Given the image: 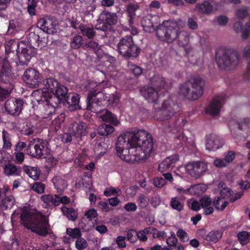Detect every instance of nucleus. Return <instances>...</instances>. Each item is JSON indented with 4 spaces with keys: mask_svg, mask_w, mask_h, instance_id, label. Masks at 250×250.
<instances>
[{
    "mask_svg": "<svg viewBox=\"0 0 250 250\" xmlns=\"http://www.w3.org/2000/svg\"><path fill=\"white\" fill-rule=\"evenodd\" d=\"M23 79L26 83L32 88H37L42 84V77L34 69H29L25 71Z\"/></svg>",
    "mask_w": 250,
    "mask_h": 250,
    "instance_id": "nucleus-11",
    "label": "nucleus"
},
{
    "mask_svg": "<svg viewBox=\"0 0 250 250\" xmlns=\"http://www.w3.org/2000/svg\"><path fill=\"white\" fill-rule=\"evenodd\" d=\"M52 181L58 193L62 194L67 186L66 182L59 176H55Z\"/></svg>",
    "mask_w": 250,
    "mask_h": 250,
    "instance_id": "nucleus-29",
    "label": "nucleus"
},
{
    "mask_svg": "<svg viewBox=\"0 0 250 250\" xmlns=\"http://www.w3.org/2000/svg\"><path fill=\"white\" fill-rule=\"evenodd\" d=\"M170 206L172 208L179 211L183 209V204L180 202L177 197H173L171 199Z\"/></svg>",
    "mask_w": 250,
    "mask_h": 250,
    "instance_id": "nucleus-51",
    "label": "nucleus"
},
{
    "mask_svg": "<svg viewBox=\"0 0 250 250\" xmlns=\"http://www.w3.org/2000/svg\"><path fill=\"white\" fill-rule=\"evenodd\" d=\"M224 100V97L222 95L214 98L208 106L206 108V112L211 115H218L223 104Z\"/></svg>",
    "mask_w": 250,
    "mask_h": 250,
    "instance_id": "nucleus-15",
    "label": "nucleus"
},
{
    "mask_svg": "<svg viewBox=\"0 0 250 250\" xmlns=\"http://www.w3.org/2000/svg\"><path fill=\"white\" fill-rule=\"evenodd\" d=\"M192 90V96L190 98L198 99L203 94L205 81L200 77L193 78L188 81Z\"/></svg>",
    "mask_w": 250,
    "mask_h": 250,
    "instance_id": "nucleus-12",
    "label": "nucleus"
},
{
    "mask_svg": "<svg viewBox=\"0 0 250 250\" xmlns=\"http://www.w3.org/2000/svg\"><path fill=\"white\" fill-rule=\"evenodd\" d=\"M201 207L204 209V214L209 215L213 213L214 209L212 205V199L208 196H204L200 200Z\"/></svg>",
    "mask_w": 250,
    "mask_h": 250,
    "instance_id": "nucleus-25",
    "label": "nucleus"
},
{
    "mask_svg": "<svg viewBox=\"0 0 250 250\" xmlns=\"http://www.w3.org/2000/svg\"><path fill=\"white\" fill-rule=\"evenodd\" d=\"M2 139L3 141V148L10 149L12 146L11 135L4 129L2 131Z\"/></svg>",
    "mask_w": 250,
    "mask_h": 250,
    "instance_id": "nucleus-41",
    "label": "nucleus"
},
{
    "mask_svg": "<svg viewBox=\"0 0 250 250\" xmlns=\"http://www.w3.org/2000/svg\"><path fill=\"white\" fill-rule=\"evenodd\" d=\"M138 203L140 206L142 208H146L148 205V201L146 200V197L143 194H141L138 198L137 199Z\"/></svg>",
    "mask_w": 250,
    "mask_h": 250,
    "instance_id": "nucleus-62",
    "label": "nucleus"
},
{
    "mask_svg": "<svg viewBox=\"0 0 250 250\" xmlns=\"http://www.w3.org/2000/svg\"><path fill=\"white\" fill-rule=\"evenodd\" d=\"M64 101H65L69 105V108L70 110L81 108L79 105L80 96L77 93L69 94Z\"/></svg>",
    "mask_w": 250,
    "mask_h": 250,
    "instance_id": "nucleus-21",
    "label": "nucleus"
},
{
    "mask_svg": "<svg viewBox=\"0 0 250 250\" xmlns=\"http://www.w3.org/2000/svg\"><path fill=\"white\" fill-rule=\"evenodd\" d=\"M177 235L183 242H187L189 239L188 233L182 229H178Z\"/></svg>",
    "mask_w": 250,
    "mask_h": 250,
    "instance_id": "nucleus-61",
    "label": "nucleus"
},
{
    "mask_svg": "<svg viewBox=\"0 0 250 250\" xmlns=\"http://www.w3.org/2000/svg\"><path fill=\"white\" fill-rule=\"evenodd\" d=\"M214 164L218 167H225L229 165L224 158L215 159L214 161Z\"/></svg>",
    "mask_w": 250,
    "mask_h": 250,
    "instance_id": "nucleus-64",
    "label": "nucleus"
},
{
    "mask_svg": "<svg viewBox=\"0 0 250 250\" xmlns=\"http://www.w3.org/2000/svg\"><path fill=\"white\" fill-rule=\"evenodd\" d=\"M154 146L152 138L146 130L134 129L120 135L116 143L117 155L128 163H141L150 155Z\"/></svg>",
    "mask_w": 250,
    "mask_h": 250,
    "instance_id": "nucleus-1",
    "label": "nucleus"
},
{
    "mask_svg": "<svg viewBox=\"0 0 250 250\" xmlns=\"http://www.w3.org/2000/svg\"><path fill=\"white\" fill-rule=\"evenodd\" d=\"M38 26L43 32L53 34L57 32L58 22L55 18L51 16H45L40 19L37 23Z\"/></svg>",
    "mask_w": 250,
    "mask_h": 250,
    "instance_id": "nucleus-10",
    "label": "nucleus"
},
{
    "mask_svg": "<svg viewBox=\"0 0 250 250\" xmlns=\"http://www.w3.org/2000/svg\"><path fill=\"white\" fill-rule=\"evenodd\" d=\"M55 108H56L51 105L45 102L43 109V112L44 116H49L54 113L55 111Z\"/></svg>",
    "mask_w": 250,
    "mask_h": 250,
    "instance_id": "nucleus-56",
    "label": "nucleus"
},
{
    "mask_svg": "<svg viewBox=\"0 0 250 250\" xmlns=\"http://www.w3.org/2000/svg\"><path fill=\"white\" fill-rule=\"evenodd\" d=\"M179 110V105L171 98H168L162 104L161 108L156 109L154 117L157 120H167L174 116Z\"/></svg>",
    "mask_w": 250,
    "mask_h": 250,
    "instance_id": "nucleus-6",
    "label": "nucleus"
},
{
    "mask_svg": "<svg viewBox=\"0 0 250 250\" xmlns=\"http://www.w3.org/2000/svg\"><path fill=\"white\" fill-rule=\"evenodd\" d=\"M100 118L103 121L111 123L115 125L119 124L117 117L111 112L106 110L105 112L100 116Z\"/></svg>",
    "mask_w": 250,
    "mask_h": 250,
    "instance_id": "nucleus-34",
    "label": "nucleus"
},
{
    "mask_svg": "<svg viewBox=\"0 0 250 250\" xmlns=\"http://www.w3.org/2000/svg\"><path fill=\"white\" fill-rule=\"evenodd\" d=\"M23 102L21 100L8 99L5 103V109L9 114L18 115L21 112Z\"/></svg>",
    "mask_w": 250,
    "mask_h": 250,
    "instance_id": "nucleus-14",
    "label": "nucleus"
},
{
    "mask_svg": "<svg viewBox=\"0 0 250 250\" xmlns=\"http://www.w3.org/2000/svg\"><path fill=\"white\" fill-rule=\"evenodd\" d=\"M79 29L83 35L87 37L89 39H93L96 35L94 28L87 25L84 24L80 25Z\"/></svg>",
    "mask_w": 250,
    "mask_h": 250,
    "instance_id": "nucleus-36",
    "label": "nucleus"
},
{
    "mask_svg": "<svg viewBox=\"0 0 250 250\" xmlns=\"http://www.w3.org/2000/svg\"><path fill=\"white\" fill-rule=\"evenodd\" d=\"M88 246V243L86 240L81 237L77 239L75 242L76 248L78 250H83L85 249Z\"/></svg>",
    "mask_w": 250,
    "mask_h": 250,
    "instance_id": "nucleus-53",
    "label": "nucleus"
},
{
    "mask_svg": "<svg viewBox=\"0 0 250 250\" xmlns=\"http://www.w3.org/2000/svg\"><path fill=\"white\" fill-rule=\"evenodd\" d=\"M45 96H48V97L45 100V103L51 105L55 108L57 107L58 104H60L61 102L64 101L59 96H57L54 93H52L51 95L48 93H45Z\"/></svg>",
    "mask_w": 250,
    "mask_h": 250,
    "instance_id": "nucleus-33",
    "label": "nucleus"
},
{
    "mask_svg": "<svg viewBox=\"0 0 250 250\" xmlns=\"http://www.w3.org/2000/svg\"><path fill=\"white\" fill-rule=\"evenodd\" d=\"M152 83L154 86L158 89H166L167 84L165 78L159 75L155 76L152 78Z\"/></svg>",
    "mask_w": 250,
    "mask_h": 250,
    "instance_id": "nucleus-30",
    "label": "nucleus"
},
{
    "mask_svg": "<svg viewBox=\"0 0 250 250\" xmlns=\"http://www.w3.org/2000/svg\"><path fill=\"white\" fill-rule=\"evenodd\" d=\"M222 232L219 230H213L210 231L206 236V239L207 241L214 243L218 242L222 237Z\"/></svg>",
    "mask_w": 250,
    "mask_h": 250,
    "instance_id": "nucleus-42",
    "label": "nucleus"
},
{
    "mask_svg": "<svg viewBox=\"0 0 250 250\" xmlns=\"http://www.w3.org/2000/svg\"><path fill=\"white\" fill-rule=\"evenodd\" d=\"M35 53L36 51L34 47L26 46L22 47L21 52L20 53L18 52L17 54L19 60H21V61L23 62L24 61L29 62Z\"/></svg>",
    "mask_w": 250,
    "mask_h": 250,
    "instance_id": "nucleus-24",
    "label": "nucleus"
},
{
    "mask_svg": "<svg viewBox=\"0 0 250 250\" xmlns=\"http://www.w3.org/2000/svg\"><path fill=\"white\" fill-rule=\"evenodd\" d=\"M153 183L156 187L162 188L166 184V181L162 177H158L154 178Z\"/></svg>",
    "mask_w": 250,
    "mask_h": 250,
    "instance_id": "nucleus-60",
    "label": "nucleus"
},
{
    "mask_svg": "<svg viewBox=\"0 0 250 250\" xmlns=\"http://www.w3.org/2000/svg\"><path fill=\"white\" fill-rule=\"evenodd\" d=\"M15 200L12 196H6L5 198L1 201L0 206L5 209L11 208L14 203Z\"/></svg>",
    "mask_w": 250,
    "mask_h": 250,
    "instance_id": "nucleus-45",
    "label": "nucleus"
},
{
    "mask_svg": "<svg viewBox=\"0 0 250 250\" xmlns=\"http://www.w3.org/2000/svg\"><path fill=\"white\" fill-rule=\"evenodd\" d=\"M5 48L6 53H10L16 51L17 54H18L19 43L15 40H10L7 42L5 44Z\"/></svg>",
    "mask_w": 250,
    "mask_h": 250,
    "instance_id": "nucleus-43",
    "label": "nucleus"
},
{
    "mask_svg": "<svg viewBox=\"0 0 250 250\" xmlns=\"http://www.w3.org/2000/svg\"><path fill=\"white\" fill-rule=\"evenodd\" d=\"M214 0H205L201 3H197L194 10L202 14L210 15L213 11Z\"/></svg>",
    "mask_w": 250,
    "mask_h": 250,
    "instance_id": "nucleus-16",
    "label": "nucleus"
},
{
    "mask_svg": "<svg viewBox=\"0 0 250 250\" xmlns=\"http://www.w3.org/2000/svg\"><path fill=\"white\" fill-rule=\"evenodd\" d=\"M31 188L38 193H42L44 192L45 185L41 182H36L32 185Z\"/></svg>",
    "mask_w": 250,
    "mask_h": 250,
    "instance_id": "nucleus-55",
    "label": "nucleus"
},
{
    "mask_svg": "<svg viewBox=\"0 0 250 250\" xmlns=\"http://www.w3.org/2000/svg\"><path fill=\"white\" fill-rule=\"evenodd\" d=\"M229 202L228 201H224L222 198L218 197L213 201V205L217 210H223L228 206Z\"/></svg>",
    "mask_w": 250,
    "mask_h": 250,
    "instance_id": "nucleus-48",
    "label": "nucleus"
},
{
    "mask_svg": "<svg viewBox=\"0 0 250 250\" xmlns=\"http://www.w3.org/2000/svg\"><path fill=\"white\" fill-rule=\"evenodd\" d=\"M87 125L83 122H75L71 124L69 132L73 137L80 139L82 137L85 136L87 133Z\"/></svg>",
    "mask_w": 250,
    "mask_h": 250,
    "instance_id": "nucleus-13",
    "label": "nucleus"
},
{
    "mask_svg": "<svg viewBox=\"0 0 250 250\" xmlns=\"http://www.w3.org/2000/svg\"><path fill=\"white\" fill-rule=\"evenodd\" d=\"M41 199L48 206H59L58 194H44L41 196Z\"/></svg>",
    "mask_w": 250,
    "mask_h": 250,
    "instance_id": "nucleus-27",
    "label": "nucleus"
},
{
    "mask_svg": "<svg viewBox=\"0 0 250 250\" xmlns=\"http://www.w3.org/2000/svg\"><path fill=\"white\" fill-rule=\"evenodd\" d=\"M216 61L220 68L230 69L238 64L239 58L235 51L220 49L216 53Z\"/></svg>",
    "mask_w": 250,
    "mask_h": 250,
    "instance_id": "nucleus-4",
    "label": "nucleus"
},
{
    "mask_svg": "<svg viewBox=\"0 0 250 250\" xmlns=\"http://www.w3.org/2000/svg\"><path fill=\"white\" fill-rule=\"evenodd\" d=\"M43 84L45 88L51 93H54V90L58 86V82L53 78H48L43 81Z\"/></svg>",
    "mask_w": 250,
    "mask_h": 250,
    "instance_id": "nucleus-35",
    "label": "nucleus"
},
{
    "mask_svg": "<svg viewBox=\"0 0 250 250\" xmlns=\"http://www.w3.org/2000/svg\"><path fill=\"white\" fill-rule=\"evenodd\" d=\"M12 79L11 67L9 63L4 62L0 73V81L3 83H9Z\"/></svg>",
    "mask_w": 250,
    "mask_h": 250,
    "instance_id": "nucleus-20",
    "label": "nucleus"
},
{
    "mask_svg": "<svg viewBox=\"0 0 250 250\" xmlns=\"http://www.w3.org/2000/svg\"><path fill=\"white\" fill-rule=\"evenodd\" d=\"M156 31L160 40L171 43L178 38L179 29L176 22L166 21L158 26Z\"/></svg>",
    "mask_w": 250,
    "mask_h": 250,
    "instance_id": "nucleus-3",
    "label": "nucleus"
},
{
    "mask_svg": "<svg viewBox=\"0 0 250 250\" xmlns=\"http://www.w3.org/2000/svg\"><path fill=\"white\" fill-rule=\"evenodd\" d=\"M66 232L67 234L74 239H78L82 236L81 230L78 228H75L74 229H71L69 228H67L66 229Z\"/></svg>",
    "mask_w": 250,
    "mask_h": 250,
    "instance_id": "nucleus-50",
    "label": "nucleus"
},
{
    "mask_svg": "<svg viewBox=\"0 0 250 250\" xmlns=\"http://www.w3.org/2000/svg\"><path fill=\"white\" fill-rule=\"evenodd\" d=\"M153 18L150 15L144 17L141 21L142 26L146 32H151L155 30L153 22Z\"/></svg>",
    "mask_w": 250,
    "mask_h": 250,
    "instance_id": "nucleus-26",
    "label": "nucleus"
},
{
    "mask_svg": "<svg viewBox=\"0 0 250 250\" xmlns=\"http://www.w3.org/2000/svg\"><path fill=\"white\" fill-rule=\"evenodd\" d=\"M179 93L189 100H195L190 98L192 96V90L188 82L182 84L179 87Z\"/></svg>",
    "mask_w": 250,
    "mask_h": 250,
    "instance_id": "nucleus-31",
    "label": "nucleus"
},
{
    "mask_svg": "<svg viewBox=\"0 0 250 250\" xmlns=\"http://www.w3.org/2000/svg\"><path fill=\"white\" fill-rule=\"evenodd\" d=\"M28 40L31 45L34 46H39V43L41 41L40 40V36L35 32H31L28 34Z\"/></svg>",
    "mask_w": 250,
    "mask_h": 250,
    "instance_id": "nucleus-47",
    "label": "nucleus"
},
{
    "mask_svg": "<svg viewBox=\"0 0 250 250\" xmlns=\"http://www.w3.org/2000/svg\"><path fill=\"white\" fill-rule=\"evenodd\" d=\"M220 26H225L228 22V18L226 16L221 15L216 17L213 20Z\"/></svg>",
    "mask_w": 250,
    "mask_h": 250,
    "instance_id": "nucleus-58",
    "label": "nucleus"
},
{
    "mask_svg": "<svg viewBox=\"0 0 250 250\" xmlns=\"http://www.w3.org/2000/svg\"><path fill=\"white\" fill-rule=\"evenodd\" d=\"M4 171L6 175H20L21 170L17 166L12 164L6 165L4 167Z\"/></svg>",
    "mask_w": 250,
    "mask_h": 250,
    "instance_id": "nucleus-37",
    "label": "nucleus"
},
{
    "mask_svg": "<svg viewBox=\"0 0 250 250\" xmlns=\"http://www.w3.org/2000/svg\"><path fill=\"white\" fill-rule=\"evenodd\" d=\"M186 168L191 177L198 179L208 171V163L204 161H193L186 165Z\"/></svg>",
    "mask_w": 250,
    "mask_h": 250,
    "instance_id": "nucleus-7",
    "label": "nucleus"
},
{
    "mask_svg": "<svg viewBox=\"0 0 250 250\" xmlns=\"http://www.w3.org/2000/svg\"><path fill=\"white\" fill-rule=\"evenodd\" d=\"M189 34L186 31H179L178 37L177 39L178 40L179 45L182 47H186L188 45L189 42Z\"/></svg>",
    "mask_w": 250,
    "mask_h": 250,
    "instance_id": "nucleus-38",
    "label": "nucleus"
},
{
    "mask_svg": "<svg viewBox=\"0 0 250 250\" xmlns=\"http://www.w3.org/2000/svg\"><path fill=\"white\" fill-rule=\"evenodd\" d=\"M63 214L70 220L74 221L78 217L77 211L73 208H68L63 207L62 208Z\"/></svg>",
    "mask_w": 250,
    "mask_h": 250,
    "instance_id": "nucleus-40",
    "label": "nucleus"
},
{
    "mask_svg": "<svg viewBox=\"0 0 250 250\" xmlns=\"http://www.w3.org/2000/svg\"><path fill=\"white\" fill-rule=\"evenodd\" d=\"M83 43V39L80 35H76L70 42V46L71 48L77 49L82 46Z\"/></svg>",
    "mask_w": 250,
    "mask_h": 250,
    "instance_id": "nucleus-44",
    "label": "nucleus"
},
{
    "mask_svg": "<svg viewBox=\"0 0 250 250\" xmlns=\"http://www.w3.org/2000/svg\"><path fill=\"white\" fill-rule=\"evenodd\" d=\"M121 193V190L119 188H116L114 187H110L105 189L104 195L106 197H109L111 196L120 195Z\"/></svg>",
    "mask_w": 250,
    "mask_h": 250,
    "instance_id": "nucleus-49",
    "label": "nucleus"
},
{
    "mask_svg": "<svg viewBox=\"0 0 250 250\" xmlns=\"http://www.w3.org/2000/svg\"><path fill=\"white\" fill-rule=\"evenodd\" d=\"M129 71L135 76H139L142 73V68L135 64L132 63L128 64Z\"/></svg>",
    "mask_w": 250,
    "mask_h": 250,
    "instance_id": "nucleus-54",
    "label": "nucleus"
},
{
    "mask_svg": "<svg viewBox=\"0 0 250 250\" xmlns=\"http://www.w3.org/2000/svg\"><path fill=\"white\" fill-rule=\"evenodd\" d=\"M27 153L36 158H45L49 156L50 150L43 142L35 144L30 143L27 146Z\"/></svg>",
    "mask_w": 250,
    "mask_h": 250,
    "instance_id": "nucleus-9",
    "label": "nucleus"
},
{
    "mask_svg": "<svg viewBox=\"0 0 250 250\" xmlns=\"http://www.w3.org/2000/svg\"><path fill=\"white\" fill-rule=\"evenodd\" d=\"M38 0H28L27 3V10L31 16L35 15L36 14V7L37 5Z\"/></svg>",
    "mask_w": 250,
    "mask_h": 250,
    "instance_id": "nucleus-52",
    "label": "nucleus"
},
{
    "mask_svg": "<svg viewBox=\"0 0 250 250\" xmlns=\"http://www.w3.org/2000/svg\"><path fill=\"white\" fill-rule=\"evenodd\" d=\"M188 25L192 30H195L198 28V24L195 18H189L188 20Z\"/></svg>",
    "mask_w": 250,
    "mask_h": 250,
    "instance_id": "nucleus-63",
    "label": "nucleus"
},
{
    "mask_svg": "<svg viewBox=\"0 0 250 250\" xmlns=\"http://www.w3.org/2000/svg\"><path fill=\"white\" fill-rule=\"evenodd\" d=\"M20 218L24 227L32 232L43 236L48 234V221L44 217L24 210L21 212Z\"/></svg>",
    "mask_w": 250,
    "mask_h": 250,
    "instance_id": "nucleus-2",
    "label": "nucleus"
},
{
    "mask_svg": "<svg viewBox=\"0 0 250 250\" xmlns=\"http://www.w3.org/2000/svg\"><path fill=\"white\" fill-rule=\"evenodd\" d=\"M139 8L138 4L129 3L126 6V12L129 18L128 21L129 25L131 26L134 23V19L136 16L135 12Z\"/></svg>",
    "mask_w": 250,
    "mask_h": 250,
    "instance_id": "nucleus-28",
    "label": "nucleus"
},
{
    "mask_svg": "<svg viewBox=\"0 0 250 250\" xmlns=\"http://www.w3.org/2000/svg\"><path fill=\"white\" fill-rule=\"evenodd\" d=\"M178 242V239L174 232L171 233V236L167 239V243L169 247H176V245Z\"/></svg>",
    "mask_w": 250,
    "mask_h": 250,
    "instance_id": "nucleus-59",
    "label": "nucleus"
},
{
    "mask_svg": "<svg viewBox=\"0 0 250 250\" xmlns=\"http://www.w3.org/2000/svg\"><path fill=\"white\" fill-rule=\"evenodd\" d=\"M233 29L235 32H242L241 37L246 40L250 34V22H247L244 28H242V23L240 21H236L233 25Z\"/></svg>",
    "mask_w": 250,
    "mask_h": 250,
    "instance_id": "nucleus-22",
    "label": "nucleus"
},
{
    "mask_svg": "<svg viewBox=\"0 0 250 250\" xmlns=\"http://www.w3.org/2000/svg\"><path fill=\"white\" fill-rule=\"evenodd\" d=\"M24 171L32 179L36 180L38 179L40 171L38 167L24 166L23 167Z\"/></svg>",
    "mask_w": 250,
    "mask_h": 250,
    "instance_id": "nucleus-32",
    "label": "nucleus"
},
{
    "mask_svg": "<svg viewBox=\"0 0 250 250\" xmlns=\"http://www.w3.org/2000/svg\"><path fill=\"white\" fill-rule=\"evenodd\" d=\"M114 130L113 126L110 125L103 124L98 128V133L102 136H106L112 133Z\"/></svg>",
    "mask_w": 250,
    "mask_h": 250,
    "instance_id": "nucleus-39",
    "label": "nucleus"
},
{
    "mask_svg": "<svg viewBox=\"0 0 250 250\" xmlns=\"http://www.w3.org/2000/svg\"><path fill=\"white\" fill-rule=\"evenodd\" d=\"M83 47L90 48L95 51H98L100 49L101 46L99 44V43L97 42L91 40L88 42L87 43H86L83 46Z\"/></svg>",
    "mask_w": 250,
    "mask_h": 250,
    "instance_id": "nucleus-57",
    "label": "nucleus"
},
{
    "mask_svg": "<svg viewBox=\"0 0 250 250\" xmlns=\"http://www.w3.org/2000/svg\"><path fill=\"white\" fill-rule=\"evenodd\" d=\"M224 144L223 140L215 134L210 135L206 145V148L208 150L215 151L221 147Z\"/></svg>",
    "mask_w": 250,
    "mask_h": 250,
    "instance_id": "nucleus-19",
    "label": "nucleus"
},
{
    "mask_svg": "<svg viewBox=\"0 0 250 250\" xmlns=\"http://www.w3.org/2000/svg\"><path fill=\"white\" fill-rule=\"evenodd\" d=\"M102 94L100 92H96L95 90L88 93L87 97V108L94 111L95 105H97L99 102L98 96Z\"/></svg>",
    "mask_w": 250,
    "mask_h": 250,
    "instance_id": "nucleus-23",
    "label": "nucleus"
},
{
    "mask_svg": "<svg viewBox=\"0 0 250 250\" xmlns=\"http://www.w3.org/2000/svg\"><path fill=\"white\" fill-rule=\"evenodd\" d=\"M178 160V156L176 155L167 157L159 165L158 170L161 173H164L172 169Z\"/></svg>",
    "mask_w": 250,
    "mask_h": 250,
    "instance_id": "nucleus-17",
    "label": "nucleus"
},
{
    "mask_svg": "<svg viewBox=\"0 0 250 250\" xmlns=\"http://www.w3.org/2000/svg\"><path fill=\"white\" fill-rule=\"evenodd\" d=\"M119 53L126 59L137 57L140 53V48L135 44L131 36L122 38L117 45Z\"/></svg>",
    "mask_w": 250,
    "mask_h": 250,
    "instance_id": "nucleus-5",
    "label": "nucleus"
},
{
    "mask_svg": "<svg viewBox=\"0 0 250 250\" xmlns=\"http://www.w3.org/2000/svg\"><path fill=\"white\" fill-rule=\"evenodd\" d=\"M142 96L149 103H157L158 100V93L155 88L150 86H144L141 89Z\"/></svg>",
    "mask_w": 250,
    "mask_h": 250,
    "instance_id": "nucleus-18",
    "label": "nucleus"
},
{
    "mask_svg": "<svg viewBox=\"0 0 250 250\" xmlns=\"http://www.w3.org/2000/svg\"><path fill=\"white\" fill-rule=\"evenodd\" d=\"M98 21L99 24L96 29L108 32L112 30V25L117 23V16L115 13L104 11L100 14Z\"/></svg>",
    "mask_w": 250,
    "mask_h": 250,
    "instance_id": "nucleus-8",
    "label": "nucleus"
},
{
    "mask_svg": "<svg viewBox=\"0 0 250 250\" xmlns=\"http://www.w3.org/2000/svg\"><path fill=\"white\" fill-rule=\"evenodd\" d=\"M68 90L67 88L63 85H59L57 86V87L54 90V93L57 96H59L63 100L65 99V98L67 95Z\"/></svg>",
    "mask_w": 250,
    "mask_h": 250,
    "instance_id": "nucleus-46",
    "label": "nucleus"
}]
</instances>
